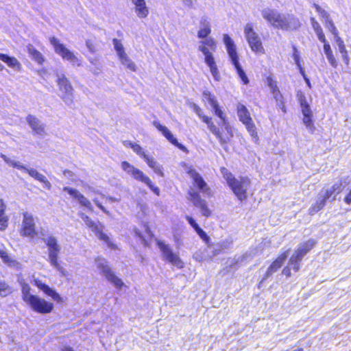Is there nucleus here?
I'll return each mask as SVG.
<instances>
[{"label":"nucleus","mask_w":351,"mask_h":351,"mask_svg":"<svg viewBox=\"0 0 351 351\" xmlns=\"http://www.w3.org/2000/svg\"><path fill=\"white\" fill-rule=\"evenodd\" d=\"M310 20H311L312 27L314 29L315 32L316 33L318 39L322 43H325L326 38L323 33L321 26L319 25V24L318 23V22L315 20V19L314 17H311Z\"/></svg>","instance_id":"obj_39"},{"label":"nucleus","mask_w":351,"mask_h":351,"mask_svg":"<svg viewBox=\"0 0 351 351\" xmlns=\"http://www.w3.org/2000/svg\"><path fill=\"white\" fill-rule=\"evenodd\" d=\"M335 40L337 43L339 51L341 54V58L343 62L347 66H348L350 64V57L348 56V51L346 50L343 40L339 36L335 37Z\"/></svg>","instance_id":"obj_34"},{"label":"nucleus","mask_w":351,"mask_h":351,"mask_svg":"<svg viewBox=\"0 0 351 351\" xmlns=\"http://www.w3.org/2000/svg\"><path fill=\"white\" fill-rule=\"evenodd\" d=\"M324 43V51L326 56H329L332 54V49L330 48V45L328 43H327L326 40H325V43Z\"/></svg>","instance_id":"obj_59"},{"label":"nucleus","mask_w":351,"mask_h":351,"mask_svg":"<svg viewBox=\"0 0 351 351\" xmlns=\"http://www.w3.org/2000/svg\"><path fill=\"white\" fill-rule=\"evenodd\" d=\"M203 122L207 125L209 130L215 135L222 146L230 141V138L221 133L220 129L215 125L210 117H204Z\"/></svg>","instance_id":"obj_24"},{"label":"nucleus","mask_w":351,"mask_h":351,"mask_svg":"<svg viewBox=\"0 0 351 351\" xmlns=\"http://www.w3.org/2000/svg\"><path fill=\"white\" fill-rule=\"evenodd\" d=\"M302 260V259L293 253L289 261L287 266H289L291 269H293L295 271H298L300 268V263Z\"/></svg>","instance_id":"obj_43"},{"label":"nucleus","mask_w":351,"mask_h":351,"mask_svg":"<svg viewBox=\"0 0 351 351\" xmlns=\"http://www.w3.org/2000/svg\"><path fill=\"white\" fill-rule=\"evenodd\" d=\"M334 194H335L334 191V189H331V187H328L327 189H323L319 192V195L321 197H323L326 201L331 197Z\"/></svg>","instance_id":"obj_47"},{"label":"nucleus","mask_w":351,"mask_h":351,"mask_svg":"<svg viewBox=\"0 0 351 351\" xmlns=\"http://www.w3.org/2000/svg\"><path fill=\"white\" fill-rule=\"evenodd\" d=\"M302 109V113L303 115L302 121L305 125L306 128L311 132H313L315 130V126L312 121L313 112L308 104L300 106Z\"/></svg>","instance_id":"obj_28"},{"label":"nucleus","mask_w":351,"mask_h":351,"mask_svg":"<svg viewBox=\"0 0 351 351\" xmlns=\"http://www.w3.org/2000/svg\"><path fill=\"white\" fill-rule=\"evenodd\" d=\"M20 285L21 287V293L22 298L23 301L27 303L29 300H31L35 295L31 293V287L30 286L23 280L20 281Z\"/></svg>","instance_id":"obj_37"},{"label":"nucleus","mask_w":351,"mask_h":351,"mask_svg":"<svg viewBox=\"0 0 351 351\" xmlns=\"http://www.w3.org/2000/svg\"><path fill=\"white\" fill-rule=\"evenodd\" d=\"M124 145L127 147H130V148H132L133 151L143 160H145V158L148 156L147 154H146L143 149L137 143H132L130 141H125L124 143Z\"/></svg>","instance_id":"obj_40"},{"label":"nucleus","mask_w":351,"mask_h":351,"mask_svg":"<svg viewBox=\"0 0 351 351\" xmlns=\"http://www.w3.org/2000/svg\"><path fill=\"white\" fill-rule=\"evenodd\" d=\"M56 82L60 91V97L66 105L70 108H74V90L68 78L64 74H58Z\"/></svg>","instance_id":"obj_6"},{"label":"nucleus","mask_w":351,"mask_h":351,"mask_svg":"<svg viewBox=\"0 0 351 351\" xmlns=\"http://www.w3.org/2000/svg\"><path fill=\"white\" fill-rule=\"evenodd\" d=\"M331 189H334V191L336 194H338L341 191V184L337 182L330 186Z\"/></svg>","instance_id":"obj_63"},{"label":"nucleus","mask_w":351,"mask_h":351,"mask_svg":"<svg viewBox=\"0 0 351 351\" xmlns=\"http://www.w3.org/2000/svg\"><path fill=\"white\" fill-rule=\"evenodd\" d=\"M203 97L204 99L206 100L212 107L218 104L215 95L208 90H204L203 92Z\"/></svg>","instance_id":"obj_46"},{"label":"nucleus","mask_w":351,"mask_h":351,"mask_svg":"<svg viewBox=\"0 0 351 351\" xmlns=\"http://www.w3.org/2000/svg\"><path fill=\"white\" fill-rule=\"evenodd\" d=\"M86 46L88 51L91 53H95L97 51L94 42L91 39H88L86 41Z\"/></svg>","instance_id":"obj_55"},{"label":"nucleus","mask_w":351,"mask_h":351,"mask_svg":"<svg viewBox=\"0 0 351 351\" xmlns=\"http://www.w3.org/2000/svg\"><path fill=\"white\" fill-rule=\"evenodd\" d=\"M121 169L128 175L137 181L145 183L156 195H160V189L154 186L150 180L142 171L136 168L127 161H123L121 165Z\"/></svg>","instance_id":"obj_7"},{"label":"nucleus","mask_w":351,"mask_h":351,"mask_svg":"<svg viewBox=\"0 0 351 351\" xmlns=\"http://www.w3.org/2000/svg\"><path fill=\"white\" fill-rule=\"evenodd\" d=\"M43 241L47 247V261L55 269L59 271L62 276H66L67 271L60 265L58 261V256L61 252V245L58 243V239L52 234L43 235Z\"/></svg>","instance_id":"obj_3"},{"label":"nucleus","mask_w":351,"mask_h":351,"mask_svg":"<svg viewBox=\"0 0 351 351\" xmlns=\"http://www.w3.org/2000/svg\"><path fill=\"white\" fill-rule=\"evenodd\" d=\"M210 23L206 18L202 17L200 20V27L197 32L199 38H206L210 34Z\"/></svg>","instance_id":"obj_33"},{"label":"nucleus","mask_w":351,"mask_h":351,"mask_svg":"<svg viewBox=\"0 0 351 351\" xmlns=\"http://www.w3.org/2000/svg\"><path fill=\"white\" fill-rule=\"evenodd\" d=\"M203 122L207 125L209 130L215 135L222 146L230 141V138L221 133L220 129L215 125L210 117H204Z\"/></svg>","instance_id":"obj_23"},{"label":"nucleus","mask_w":351,"mask_h":351,"mask_svg":"<svg viewBox=\"0 0 351 351\" xmlns=\"http://www.w3.org/2000/svg\"><path fill=\"white\" fill-rule=\"evenodd\" d=\"M184 6L188 8H195L197 0H181Z\"/></svg>","instance_id":"obj_57"},{"label":"nucleus","mask_w":351,"mask_h":351,"mask_svg":"<svg viewBox=\"0 0 351 351\" xmlns=\"http://www.w3.org/2000/svg\"><path fill=\"white\" fill-rule=\"evenodd\" d=\"M112 43L119 58L127 54L125 51L123 45L119 40L117 38H114L112 40Z\"/></svg>","instance_id":"obj_45"},{"label":"nucleus","mask_w":351,"mask_h":351,"mask_svg":"<svg viewBox=\"0 0 351 351\" xmlns=\"http://www.w3.org/2000/svg\"><path fill=\"white\" fill-rule=\"evenodd\" d=\"M97 267L99 269L100 274L104 276L115 288L121 289L125 287V284L123 280L119 278L110 269L105 260L98 259L97 261Z\"/></svg>","instance_id":"obj_12"},{"label":"nucleus","mask_w":351,"mask_h":351,"mask_svg":"<svg viewBox=\"0 0 351 351\" xmlns=\"http://www.w3.org/2000/svg\"><path fill=\"white\" fill-rule=\"evenodd\" d=\"M195 232L202 240L207 241L209 239L206 232H204L199 226L195 230Z\"/></svg>","instance_id":"obj_54"},{"label":"nucleus","mask_w":351,"mask_h":351,"mask_svg":"<svg viewBox=\"0 0 351 351\" xmlns=\"http://www.w3.org/2000/svg\"><path fill=\"white\" fill-rule=\"evenodd\" d=\"M193 111L197 114V115L204 121V117H208V116L203 114L202 109L195 104H193Z\"/></svg>","instance_id":"obj_53"},{"label":"nucleus","mask_w":351,"mask_h":351,"mask_svg":"<svg viewBox=\"0 0 351 351\" xmlns=\"http://www.w3.org/2000/svg\"><path fill=\"white\" fill-rule=\"evenodd\" d=\"M0 257L2 258L3 261L5 263L10 265L11 263L14 262V261H12L10 258V257L9 256L8 253L5 251L1 250V249H0Z\"/></svg>","instance_id":"obj_52"},{"label":"nucleus","mask_w":351,"mask_h":351,"mask_svg":"<svg viewBox=\"0 0 351 351\" xmlns=\"http://www.w3.org/2000/svg\"><path fill=\"white\" fill-rule=\"evenodd\" d=\"M223 125L226 131L227 132L228 135H229L227 136L229 137L230 139L233 136V132L231 126L230 125L227 120H224V121L223 122Z\"/></svg>","instance_id":"obj_56"},{"label":"nucleus","mask_w":351,"mask_h":351,"mask_svg":"<svg viewBox=\"0 0 351 351\" xmlns=\"http://www.w3.org/2000/svg\"><path fill=\"white\" fill-rule=\"evenodd\" d=\"M203 122L207 125L209 130L215 135L222 146L230 141V138L221 133L220 129L215 125L210 117H204Z\"/></svg>","instance_id":"obj_22"},{"label":"nucleus","mask_w":351,"mask_h":351,"mask_svg":"<svg viewBox=\"0 0 351 351\" xmlns=\"http://www.w3.org/2000/svg\"><path fill=\"white\" fill-rule=\"evenodd\" d=\"M186 219L195 230L199 227L198 224L196 223L195 220L192 217L186 215Z\"/></svg>","instance_id":"obj_60"},{"label":"nucleus","mask_w":351,"mask_h":351,"mask_svg":"<svg viewBox=\"0 0 351 351\" xmlns=\"http://www.w3.org/2000/svg\"><path fill=\"white\" fill-rule=\"evenodd\" d=\"M6 205L3 200L0 199V230H5L8 226L9 217L5 215Z\"/></svg>","instance_id":"obj_32"},{"label":"nucleus","mask_w":351,"mask_h":351,"mask_svg":"<svg viewBox=\"0 0 351 351\" xmlns=\"http://www.w3.org/2000/svg\"><path fill=\"white\" fill-rule=\"evenodd\" d=\"M294 52H293V58L294 59V61H295V63L296 64V65L298 66V67H300V56L298 54V50L296 49L295 47H294Z\"/></svg>","instance_id":"obj_61"},{"label":"nucleus","mask_w":351,"mask_h":351,"mask_svg":"<svg viewBox=\"0 0 351 351\" xmlns=\"http://www.w3.org/2000/svg\"><path fill=\"white\" fill-rule=\"evenodd\" d=\"M188 199L195 206L198 208L202 215L206 217H208L211 215V210L208 206L206 200L201 198L200 195L198 192L191 189L188 192Z\"/></svg>","instance_id":"obj_15"},{"label":"nucleus","mask_w":351,"mask_h":351,"mask_svg":"<svg viewBox=\"0 0 351 351\" xmlns=\"http://www.w3.org/2000/svg\"><path fill=\"white\" fill-rule=\"evenodd\" d=\"M330 64L333 67L336 68L338 65L337 61L336 60L333 53L326 56Z\"/></svg>","instance_id":"obj_58"},{"label":"nucleus","mask_w":351,"mask_h":351,"mask_svg":"<svg viewBox=\"0 0 351 351\" xmlns=\"http://www.w3.org/2000/svg\"><path fill=\"white\" fill-rule=\"evenodd\" d=\"M263 18L272 27L283 31H293L300 27L297 17L291 14H283L276 10L265 8L261 11Z\"/></svg>","instance_id":"obj_1"},{"label":"nucleus","mask_w":351,"mask_h":351,"mask_svg":"<svg viewBox=\"0 0 351 351\" xmlns=\"http://www.w3.org/2000/svg\"><path fill=\"white\" fill-rule=\"evenodd\" d=\"M326 201L323 197H321L319 194L315 203L312 204V206L309 208L308 213L311 215L317 213L319 210L324 208V206L326 205Z\"/></svg>","instance_id":"obj_38"},{"label":"nucleus","mask_w":351,"mask_h":351,"mask_svg":"<svg viewBox=\"0 0 351 351\" xmlns=\"http://www.w3.org/2000/svg\"><path fill=\"white\" fill-rule=\"evenodd\" d=\"M216 47L215 40L213 38L208 37L199 42L198 49L204 54L205 63L210 68L213 77L215 80L219 81L220 80V74L214 57L209 50L210 49L212 51H215Z\"/></svg>","instance_id":"obj_4"},{"label":"nucleus","mask_w":351,"mask_h":351,"mask_svg":"<svg viewBox=\"0 0 351 351\" xmlns=\"http://www.w3.org/2000/svg\"><path fill=\"white\" fill-rule=\"evenodd\" d=\"M237 111L239 121L245 126L253 141L256 143L258 141L256 127L250 116V112L242 104H238Z\"/></svg>","instance_id":"obj_10"},{"label":"nucleus","mask_w":351,"mask_h":351,"mask_svg":"<svg viewBox=\"0 0 351 351\" xmlns=\"http://www.w3.org/2000/svg\"><path fill=\"white\" fill-rule=\"evenodd\" d=\"M27 50L29 55L32 58L36 61L38 64H42L45 61V58L42 53L38 51L32 45H28L27 46Z\"/></svg>","instance_id":"obj_35"},{"label":"nucleus","mask_w":351,"mask_h":351,"mask_svg":"<svg viewBox=\"0 0 351 351\" xmlns=\"http://www.w3.org/2000/svg\"><path fill=\"white\" fill-rule=\"evenodd\" d=\"M23 220L22 222V235L29 237H34L36 235L35 223L31 213L25 212L23 214Z\"/></svg>","instance_id":"obj_16"},{"label":"nucleus","mask_w":351,"mask_h":351,"mask_svg":"<svg viewBox=\"0 0 351 351\" xmlns=\"http://www.w3.org/2000/svg\"><path fill=\"white\" fill-rule=\"evenodd\" d=\"M63 191L67 192L71 196L77 199L81 206L86 207L90 211L93 210L91 202L75 189L65 186Z\"/></svg>","instance_id":"obj_25"},{"label":"nucleus","mask_w":351,"mask_h":351,"mask_svg":"<svg viewBox=\"0 0 351 351\" xmlns=\"http://www.w3.org/2000/svg\"><path fill=\"white\" fill-rule=\"evenodd\" d=\"M223 40L226 45L228 56L232 64L234 66L238 75L239 76L243 84H248V78L239 62V56L237 52V48L234 41L229 36L228 34H224Z\"/></svg>","instance_id":"obj_5"},{"label":"nucleus","mask_w":351,"mask_h":351,"mask_svg":"<svg viewBox=\"0 0 351 351\" xmlns=\"http://www.w3.org/2000/svg\"><path fill=\"white\" fill-rule=\"evenodd\" d=\"M187 173L193 179L194 184L197 186L199 191L210 196V189L200 174L192 168H190Z\"/></svg>","instance_id":"obj_19"},{"label":"nucleus","mask_w":351,"mask_h":351,"mask_svg":"<svg viewBox=\"0 0 351 351\" xmlns=\"http://www.w3.org/2000/svg\"><path fill=\"white\" fill-rule=\"evenodd\" d=\"M1 157L8 165L26 172L32 178L43 183L45 187H46L48 190L51 189V184L47 180V178L44 175L39 173L36 169L34 168H27L20 162L16 161L11 158H8L4 154H1Z\"/></svg>","instance_id":"obj_8"},{"label":"nucleus","mask_w":351,"mask_h":351,"mask_svg":"<svg viewBox=\"0 0 351 351\" xmlns=\"http://www.w3.org/2000/svg\"><path fill=\"white\" fill-rule=\"evenodd\" d=\"M12 292V287L4 280H0V296L6 297Z\"/></svg>","instance_id":"obj_44"},{"label":"nucleus","mask_w":351,"mask_h":351,"mask_svg":"<svg viewBox=\"0 0 351 351\" xmlns=\"http://www.w3.org/2000/svg\"><path fill=\"white\" fill-rule=\"evenodd\" d=\"M30 308L35 312L40 314H46L52 311L53 304L51 302L46 301L45 299L34 295L27 303Z\"/></svg>","instance_id":"obj_14"},{"label":"nucleus","mask_w":351,"mask_h":351,"mask_svg":"<svg viewBox=\"0 0 351 351\" xmlns=\"http://www.w3.org/2000/svg\"><path fill=\"white\" fill-rule=\"evenodd\" d=\"M203 122L207 125L209 130L215 135L222 146L230 141V138L221 133L220 129L215 125L210 117H204Z\"/></svg>","instance_id":"obj_21"},{"label":"nucleus","mask_w":351,"mask_h":351,"mask_svg":"<svg viewBox=\"0 0 351 351\" xmlns=\"http://www.w3.org/2000/svg\"><path fill=\"white\" fill-rule=\"evenodd\" d=\"M134 6V12L139 19H145L149 14V8L145 0H131Z\"/></svg>","instance_id":"obj_29"},{"label":"nucleus","mask_w":351,"mask_h":351,"mask_svg":"<svg viewBox=\"0 0 351 351\" xmlns=\"http://www.w3.org/2000/svg\"><path fill=\"white\" fill-rule=\"evenodd\" d=\"M153 125L156 128H157L162 134L173 145L176 146L180 150L188 152L187 148L182 144L178 143V140L173 136V134L170 132V130L165 125H162L158 121H154Z\"/></svg>","instance_id":"obj_17"},{"label":"nucleus","mask_w":351,"mask_h":351,"mask_svg":"<svg viewBox=\"0 0 351 351\" xmlns=\"http://www.w3.org/2000/svg\"><path fill=\"white\" fill-rule=\"evenodd\" d=\"M331 189H334V191L336 194H338L341 191V184L337 182L330 186Z\"/></svg>","instance_id":"obj_64"},{"label":"nucleus","mask_w":351,"mask_h":351,"mask_svg":"<svg viewBox=\"0 0 351 351\" xmlns=\"http://www.w3.org/2000/svg\"><path fill=\"white\" fill-rule=\"evenodd\" d=\"M274 98L276 101L277 106L284 112H286V108L285 106L283 97L279 90V88L274 89L271 91Z\"/></svg>","instance_id":"obj_42"},{"label":"nucleus","mask_w":351,"mask_h":351,"mask_svg":"<svg viewBox=\"0 0 351 351\" xmlns=\"http://www.w3.org/2000/svg\"><path fill=\"white\" fill-rule=\"evenodd\" d=\"M34 285L37 287L39 289L43 291L44 293L46 295L50 296L54 301L60 303L62 302V298L60 295L59 293H58L55 289L49 287L47 285L43 282L42 280L34 278L31 282Z\"/></svg>","instance_id":"obj_20"},{"label":"nucleus","mask_w":351,"mask_h":351,"mask_svg":"<svg viewBox=\"0 0 351 351\" xmlns=\"http://www.w3.org/2000/svg\"><path fill=\"white\" fill-rule=\"evenodd\" d=\"M313 6L325 21L330 19V14L325 10L322 9L318 4L313 3Z\"/></svg>","instance_id":"obj_49"},{"label":"nucleus","mask_w":351,"mask_h":351,"mask_svg":"<svg viewBox=\"0 0 351 351\" xmlns=\"http://www.w3.org/2000/svg\"><path fill=\"white\" fill-rule=\"evenodd\" d=\"M245 38L251 49L256 53H264L265 49L258 34L254 30L253 24L247 23L244 27Z\"/></svg>","instance_id":"obj_11"},{"label":"nucleus","mask_w":351,"mask_h":351,"mask_svg":"<svg viewBox=\"0 0 351 351\" xmlns=\"http://www.w3.org/2000/svg\"><path fill=\"white\" fill-rule=\"evenodd\" d=\"M268 86L270 88L271 92L276 88H278L276 82L273 81L271 78L267 79Z\"/></svg>","instance_id":"obj_62"},{"label":"nucleus","mask_w":351,"mask_h":351,"mask_svg":"<svg viewBox=\"0 0 351 351\" xmlns=\"http://www.w3.org/2000/svg\"><path fill=\"white\" fill-rule=\"evenodd\" d=\"M84 223L87 227L91 229L93 232H95V235L100 240L106 242L108 245H110L108 236L102 232V228L99 225L93 221L90 217H85Z\"/></svg>","instance_id":"obj_27"},{"label":"nucleus","mask_w":351,"mask_h":351,"mask_svg":"<svg viewBox=\"0 0 351 351\" xmlns=\"http://www.w3.org/2000/svg\"><path fill=\"white\" fill-rule=\"evenodd\" d=\"M157 245L162 252V256L164 260L168 261L179 269L183 267V262L181 261L178 255L172 251L168 245L161 241H158Z\"/></svg>","instance_id":"obj_13"},{"label":"nucleus","mask_w":351,"mask_h":351,"mask_svg":"<svg viewBox=\"0 0 351 351\" xmlns=\"http://www.w3.org/2000/svg\"><path fill=\"white\" fill-rule=\"evenodd\" d=\"M315 244V241L313 239H309L308 241L300 244L295 251L294 254L302 259L303 257L313 247Z\"/></svg>","instance_id":"obj_31"},{"label":"nucleus","mask_w":351,"mask_h":351,"mask_svg":"<svg viewBox=\"0 0 351 351\" xmlns=\"http://www.w3.org/2000/svg\"><path fill=\"white\" fill-rule=\"evenodd\" d=\"M121 64L128 69L131 71L135 72L137 70V66L135 63L129 58L128 54L122 56L119 58Z\"/></svg>","instance_id":"obj_41"},{"label":"nucleus","mask_w":351,"mask_h":351,"mask_svg":"<svg viewBox=\"0 0 351 351\" xmlns=\"http://www.w3.org/2000/svg\"><path fill=\"white\" fill-rule=\"evenodd\" d=\"M296 97L300 103V106L308 104L305 95L302 90L297 91Z\"/></svg>","instance_id":"obj_50"},{"label":"nucleus","mask_w":351,"mask_h":351,"mask_svg":"<svg viewBox=\"0 0 351 351\" xmlns=\"http://www.w3.org/2000/svg\"><path fill=\"white\" fill-rule=\"evenodd\" d=\"M26 121L34 134L40 136H44L47 134L45 124L36 116L29 114L26 117Z\"/></svg>","instance_id":"obj_18"},{"label":"nucleus","mask_w":351,"mask_h":351,"mask_svg":"<svg viewBox=\"0 0 351 351\" xmlns=\"http://www.w3.org/2000/svg\"><path fill=\"white\" fill-rule=\"evenodd\" d=\"M221 173L226 180L234 194L240 201L247 197V190L250 186V180L247 177L235 178L226 168L221 167Z\"/></svg>","instance_id":"obj_2"},{"label":"nucleus","mask_w":351,"mask_h":351,"mask_svg":"<svg viewBox=\"0 0 351 351\" xmlns=\"http://www.w3.org/2000/svg\"><path fill=\"white\" fill-rule=\"evenodd\" d=\"M49 42L53 45L55 52L61 56L62 59L69 61L75 66H80L82 65V58L66 48L57 38H49Z\"/></svg>","instance_id":"obj_9"},{"label":"nucleus","mask_w":351,"mask_h":351,"mask_svg":"<svg viewBox=\"0 0 351 351\" xmlns=\"http://www.w3.org/2000/svg\"><path fill=\"white\" fill-rule=\"evenodd\" d=\"M0 60L5 62L8 66L16 71H21L22 69L21 64L14 57L9 56L7 54L0 53Z\"/></svg>","instance_id":"obj_30"},{"label":"nucleus","mask_w":351,"mask_h":351,"mask_svg":"<svg viewBox=\"0 0 351 351\" xmlns=\"http://www.w3.org/2000/svg\"><path fill=\"white\" fill-rule=\"evenodd\" d=\"M212 108L214 110L215 115H217L220 119H221L222 122H223L224 120H226L225 116L223 115V112L219 108L218 104H217L216 106H214Z\"/></svg>","instance_id":"obj_51"},{"label":"nucleus","mask_w":351,"mask_h":351,"mask_svg":"<svg viewBox=\"0 0 351 351\" xmlns=\"http://www.w3.org/2000/svg\"><path fill=\"white\" fill-rule=\"evenodd\" d=\"M289 255V250L285 252L280 254L268 267L263 280H266L269 278L274 273L276 272L279 268L281 267L282 264L287 260Z\"/></svg>","instance_id":"obj_26"},{"label":"nucleus","mask_w":351,"mask_h":351,"mask_svg":"<svg viewBox=\"0 0 351 351\" xmlns=\"http://www.w3.org/2000/svg\"><path fill=\"white\" fill-rule=\"evenodd\" d=\"M324 25H325V27L327 29H328V30L334 35L335 38L339 36L338 31L331 19L324 21Z\"/></svg>","instance_id":"obj_48"},{"label":"nucleus","mask_w":351,"mask_h":351,"mask_svg":"<svg viewBox=\"0 0 351 351\" xmlns=\"http://www.w3.org/2000/svg\"><path fill=\"white\" fill-rule=\"evenodd\" d=\"M144 160L156 173L160 176H164L162 166L153 157L148 155Z\"/></svg>","instance_id":"obj_36"}]
</instances>
